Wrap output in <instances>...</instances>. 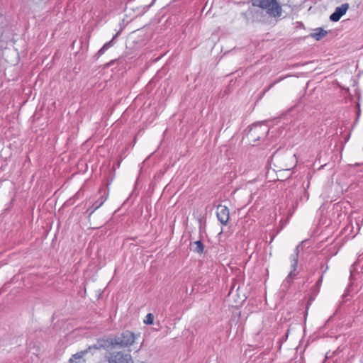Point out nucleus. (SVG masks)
<instances>
[{
	"label": "nucleus",
	"instance_id": "1",
	"mask_svg": "<svg viewBox=\"0 0 363 363\" xmlns=\"http://www.w3.org/2000/svg\"><path fill=\"white\" fill-rule=\"evenodd\" d=\"M252 5L266 10L270 17L279 18L282 13L281 5L277 0H251Z\"/></svg>",
	"mask_w": 363,
	"mask_h": 363
},
{
	"label": "nucleus",
	"instance_id": "2",
	"mask_svg": "<svg viewBox=\"0 0 363 363\" xmlns=\"http://www.w3.org/2000/svg\"><path fill=\"white\" fill-rule=\"evenodd\" d=\"M115 335L109 334L104 335L101 337L97 338L95 344L88 347V350H104L109 351L115 347H117Z\"/></svg>",
	"mask_w": 363,
	"mask_h": 363
},
{
	"label": "nucleus",
	"instance_id": "3",
	"mask_svg": "<svg viewBox=\"0 0 363 363\" xmlns=\"http://www.w3.org/2000/svg\"><path fill=\"white\" fill-rule=\"evenodd\" d=\"M248 128L247 138L250 141L254 143L253 145H255L257 142L266 138L269 130L267 125L261 124H253L252 126H249Z\"/></svg>",
	"mask_w": 363,
	"mask_h": 363
},
{
	"label": "nucleus",
	"instance_id": "4",
	"mask_svg": "<svg viewBox=\"0 0 363 363\" xmlns=\"http://www.w3.org/2000/svg\"><path fill=\"white\" fill-rule=\"evenodd\" d=\"M299 256V245L296 246L294 250V252L290 255L291 262V271L283 281L282 286L284 287H289L293 282L294 278L297 276L298 273L296 272L298 266V260Z\"/></svg>",
	"mask_w": 363,
	"mask_h": 363
},
{
	"label": "nucleus",
	"instance_id": "5",
	"mask_svg": "<svg viewBox=\"0 0 363 363\" xmlns=\"http://www.w3.org/2000/svg\"><path fill=\"white\" fill-rule=\"evenodd\" d=\"M138 336H140V333L135 335L130 330H123L121 334L115 335L116 340H117L115 343H116L117 347H128L135 342V339Z\"/></svg>",
	"mask_w": 363,
	"mask_h": 363
},
{
	"label": "nucleus",
	"instance_id": "6",
	"mask_svg": "<svg viewBox=\"0 0 363 363\" xmlns=\"http://www.w3.org/2000/svg\"><path fill=\"white\" fill-rule=\"evenodd\" d=\"M99 194H101L99 198L96 199L85 212V213L87 214L88 218H90L94 211L99 208L107 200L108 189H100Z\"/></svg>",
	"mask_w": 363,
	"mask_h": 363
},
{
	"label": "nucleus",
	"instance_id": "7",
	"mask_svg": "<svg viewBox=\"0 0 363 363\" xmlns=\"http://www.w3.org/2000/svg\"><path fill=\"white\" fill-rule=\"evenodd\" d=\"M108 363H134L130 354H125L122 352L113 353L108 357Z\"/></svg>",
	"mask_w": 363,
	"mask_h": 363
},
{
	"label": "nucleus",
	"instance_id": "8",
	"mask_svg": "<svg viewBox=\"0 0 363 363\" xmlns=\"http://www.w3.org/2000/svg\"><path fill=\"white\" fill-rule=\"evenodd\" d=\"M216 217L218 220L223 225L228 223L230 219V211L226 206L219 204L217 206Z\"/></svg>",
	"mask_w": 363,
	"mask_h": 363
},
{
	"label": "nucleus",
	"instance_id": "9",
	"mask_svg": "<svg viewBox=\"0 0 363 363\" xmlns=\"http://www.w3.org/2000/svg\"><path fill=\"white\" fill-rule=\"evenodd\" d=\"M349 9V4L345 3L335 9V11L330 16V21L333 22L338 21L344 16Z\"/></svg>",
	"mask_w": 363,
	"mask_h": 363
},
{
	"label": "nucleus",
	"instance_id": "10",
	"mask_svg": "<svg viewBox=\"0 0 363 363\" xmlns=\"http://www.w3.org/2000/svg\"><path fill=\"white\" fill-rule=\"evenodd\" d=\"M121 30L118 31L112 38L111 40L108 42H106L96 53V55L94 56V57L96 58V60L99 59L102 55L105 53L106 50H108L109 48H111L113 45L115 44V39L121 34Z\"/></svg>",
	"mask_w": 363,
	"mask_h": 363
},
{
	"label": "nucleus",
	"instance_id": "11",
	"mask_svg": "<svg viewBox=\"0 0 363 363\" xmlns=\"http://www.w3.org/2000/svg\"><path fill=\"white\" fill-rule=\"evenodd\" d=\"M121 30L118 31L112 38L111 40L108 42H106L96 53V55L94 56V57L96 58V60L99 59L102 55L105 53L106 50H108L109 48H111L113 45L115 44V39L121 34Z\"/></svg>",
	"mask_w": 363,
	"mask_h": 363
},
{
	"label": "nucleus",
	"instance_id": "12",
	"mask_svg": "<svg viewBox=\"0 0 363 363\" xmlns=\"http://www.w3.org/2000/svg\"><path fill=\"white\" fill-rule=\"evenodd\" d=\"M189 247L191 250L194 253L201 255L204 252L205 245L201 241V238H200L199 240L191 241Z\"/></svg>",
	"mask_w": 363,
	"mask_h": 363
},
{
	"label": "nucleus",
	"instance_id": "13",
	"mask_svg": "<svg viewBox=\"0 0 363 363\" xmlns=\"http://www.w3.org/2000/svg\"><path fill=\"white\" fill-rule=\"evenodd\" d=\"M88 352H91L90 350H88V347L84 350H82L79 352H77L72 355L70 359H69V363H79V360L82 359V357L86 354Z\"/></svg>",
	"mask_w": 363,
	"mask_h": 363
},
{
	"label": "nucleus",
	"instance_id": "14",
	"mask_svg": "<svg viewBox=\"0 0 363 363\" xmlns=\"http://www.w3.org/2000/svg\"><path fill=\"white\" fill-rule=\"evenodd\" d=\"M257 12L254 9L249 8L246 11L242 13V17L248 22H253L255 21V16Z\"/></svg>",
	"mask_w": 363,
	"mask_h": 363
},
{
	"label": "nucleus",
	"instance_id": "15",
	"mask_svg": "<svg viewBox=\"0 0 363 363\" xmlns=\"http://www.w3.org/2000/svg\"><path fill=\"white\" fill-rule=\"evenodd\" d=\"M320 286H318L315 284V285H313L311 289V296L308 301V303H307V306H306V314L307 315L308 314V308L310 306V305L311 304L312 301H313V300L315 299V296L318 294V293L320 292Z\"/></svg>",
	"mask_w": 363,
	"mask_h": 363
},
{
	"label": "nucleus",
	"instance_id": "16",
	"mask_svg": "<svg viewBox=\"0 0 363 363\" xmlns=\"http://www.w3.org/2000/svg\"><path fill=\"white\" fill-rule=\"evenodd\" d=\"M315 32L311 34V37L316 40H320L323 38L328 34V32L323 28H317Z\"/></svg>",
	"mask_w": 363,
	"mask_h": 363
},
{
	"label": "nucleus",
	"instance_id": "17",
	"mask_svg": "<svg viewBox=\"0 0 363 363\" xmlns=\"http://www.w3.org/2000/svg\"><path fill=\"white\" fill-rule=\"evenodd\" d=\"M143 323L146 325H152L154 323V315L151 313H147Z\"/></svg>",
	"mask_w": 363,
	"mask_h": 363
},
{
	"label": "nucleus",
	"instance_id": "18",
	"mask_svg": "<svg viewBox=\"0 0 363 363\" xmlns=\"http://www.w3.org/2000/svg\"><path fill=\"white\" fill-rule=\"evenodd\" d=\"M197 218V220L199 223V235H200V238H202V233H203V227H202V224H203V218L201 217V216H198L196 217Z\"/></svg>",
	"mask_w": 363,
	"mask_h": 363
},
{
	"label": "nucleus",
	"instance_id": "19",
	"mask_svg": "<svg viewBox=\"0 0 363 363\" xmlns=\"http://www.w3.org/2000/svg\"><path fill=\"white\" fill-rule=\"evenodd\" d=\"M281 80V79H279L274 82H272V84H270L267 87H266L264 91H263V94H264L266 92H267L269 89H271L277 82H280Z\"/></svg>",
	"mask_w": 363,
	"mask_h": 363
},
{
	"label": "nucleus",
	"instance_id": "20",
	"mask_svg": "<svg viewBox=\"0 0 363 363\" xmlns=\"http://www.w3.org/2000/svg\"><path fill=\"white\" fill-rule=\"evenodd\" d=\"M281 80V79H279L274 82H272V84H270L267 87H266L264 91H263V94H264L266 92H267L269 89H271L277 82H280Z\"/></svg>",
	"mask_w": 363,
	"mask_h": 363
},
{
	"label": "nucleus",
	"instance_id": "21",
	"mask_svg": "<svg viewBox=\"0 0 363 363\" xmlns=\"http://www.w3.org/2000/svg\"><path fill=\"white\" fill-rule=\"evenodd\" d=\"M323 276H324L323 274H321V275L319 277L318 279L317 280V281H316L315 284H316L318 286H320V287L321 286V284H322V283H323Z\"/></svg>",
	"mask_w": 363,
	"mask_h": 363
},
{
	"label": "nucleus",
	"instance_id": "22",
	"mask_svg": "<svg viewBox=\"0 0 363 363\" xmlns=\"http://www.w3.org/2000/svg\"><path fill=\"white\" fill-rule=\"evenodd\" d=\"M155 1V0H153L152 2L150 5H147V6H143V13L146 12L151 7V6L154 4Z\"/></svg>",
	"mask_w": 363,
	"mask_h": 363
},
{
	"label": "nucleus",
	"instance_id": "23",
	"mask_svg": "<svg viewBox=\"0 0 363 363\" xmlns=\"http://www.w3.org/2000/svg\"><path fill=\"white\" fill-rule=\"evenodd\" d=\"M117 61H118V60H117V59H115V60H111L109 62H108V63H106V64L105 65V67H111V65H114V64H115V62H116Z\"/></svg>",
	"mask_w": 363,
	"mask_h": 363
},
{
	"label": "nucleus",
	"instance_id": "24",
	"mask_svg": "<svg viewBox=\"0 0 363 363\" xmlns=\"http://www.w3.org/2000/svg\"><path fill=\"white\" fill-rule=\"evenodd\" d=\"M320 268L323 269V272H322V274H323V275H324V274H325V273L328 271V268H329V267H328V264L324 265L323 264H322L320 265Z\"/></svg>",
	"mask_w": 363,
	"mask_h": 363
},
{
	"label": "nucleus",
	"instance_id": "25",
	"mask_svg": "<svg viewBox=\"0 0 363 363\" xmlns=\"http://www.w3.org/2000/svg\"><path fill=\"white\" fill-rule=\"evenodd\" d=\"M338 308L336 310V311L332 315H330L328 319L325 321V324H324V326L323 328H325L326 326V325L333 319V318L334 317V315H335V313H337Z\"/></svg>",
	"mask_w": 363,
	"mask_h": 363
},
{
	"label": "nucleus",
	"instance_id": "26",
	"mask_svg": "<svg viewBox=\"0 0 363 363\" xmlns=\"http://www.w3.org/2000/svg\"><path fill=\"white\" fill-rule=\"evenodd\" d=\"M347 296V294L345 293L342 295V302L345 301V299Z\"/></svg>",
	"mask_w": 363,
	"mask_h": 363
},
{
	"label": "nucleus",
	"instance_id": "27",
	"mask_svg": "<svg viewBox=\"0 0 363 363\" xmlns=\"http://www.w3.org/2000/svg\"><path fill=\"white\" fill-rule=\"evenodd\" d=\"M362 165H363V162H362V163H357H357H355V164H354V167H360V166H362Z\"/></svg>",
	"mask_w": 363,
	"mask_h": 363
},
{
	"label": "nucleus",
	"instance_id": "28",
	"mask_svg": "<svg viewBox=\"0 0 363 363\" xmlns=\"http://www.w3.org/2000/svg\"><path fill=\"white\" fill-rule=\"evenodd\" d=\"M282 341H284V339L283 338L281 340H280L279 342H280V345L282 343Z\"/></svg>",
	"mask_w": 363,
	"mask_h": 363
},
{
	"label": "nucleus",
	"instance_id": "29",
	"mask_svg": "<svg viewBox=\"0 0 363 363\" xmlns=\"http://www.w3.org/2000/svg\"><path fill=\"white\" fill-rule=\"evenodd\" d=\"M193 216H194V217H196V213H195V212L193 213Z\"/></svg>",
	"mask_w": 363,
	"mask_h": 363
}]
</instances>
